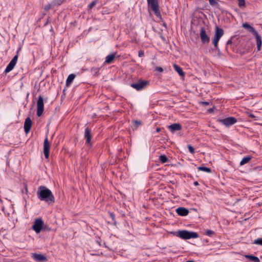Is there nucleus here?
Segmentation results:
<instances>
[{"mask_svg": "<svg viewBox=\"0 0 262 262\" xmlns=\"http://www.w3.org/2000/svg\"><path fill=\"white\" fill-rule=\"evenodd\" d=\"M37 196L41 201H45L49 204L55 202V198L51 190L44 186H40L37 191Z\"/></svg>", "mask_w": 262, "mask_h": 262, "instance_id": "obj_1", "label": "nucleus"}, {"mask_svg": "<svg viewBox=\"0 0 262 262\" xmlns=\"http://www.w3.org/2000/svg\"><path fill=\"white\" fill-rule=\"evenodd\" d=\"M148 7H150L155 14L160 19H162V16L160 13L158 0H147Z\"/></svg>", "mask_w": 262, "mask_h": 262, "instance_id": "obj_2", "label": "nucleus"}, {"mask_svg": "<svg viewBox=\"0 0 262 262\" xmlns=\"http://www.w3.org/2000/svg\"><path fill=\"white\" fill-rule=\"evenodd\" d=\"M178 237L183 239H189L190 238H196L199 237V234L195 232L189 231L187 230H179Z\"/></svg>", "mask_w": 262, "mask_h": 262, "instance_id": "obj_3", "label": "nucleus"}, {"mask_svg": "<svg viewBox=\"0 0 262 262\" xmlns=\"http://www.w3.org/2000/svg\"><path fill=\"white\" fill-rule=\"evenodd\" d=\"M43 225L44 223L41 218H37L35 219L32 228L36 233H39L41 232Z\"/></svg>", "mask_w": 262, "mask_h": 262, "instance_id": "obj_4", "label": "nucleus"}, {"mask_svg": "<svg viewBox=\"0 0 262 262\" xmlns=\"http://www.w3.org/2000/svg\"><path fill=\"white\" fill-rule=\"evenodd\" d=\"M148 84V81L140 80L137 82L132 83L130 86L137 91H141Z\"/></svg>", "mask_w": 262, "mask_h": 262, "instance_id": "obj_5", "label": "nucleus"}, {"mask_svg": "<svg viewBox=\"0 0 262 262\" xmlns=\"http://www.w3.org/2000/svg\"><path fill=\"white\" fill-rule=\"evenodd\" d=\"M44 110V104L43 97L40 95L37 101V115L40 117L42 115Z\"/></svg>", "mask_w": 262, "mask_h": 262, "instance_id": "obj_6", "label": "nucleus"}, {"mask_svg": "<svg viewBox=\"0 0 262 262\" xmlns=\"http://www.w3.org/2000/svg\"><path fill=\"white\" fill-rule=\"evenodd\" d=\"M219 121L226 126H230L237 122V119L233 117H229L221 119Z\"/></svg>", "mask_w": 262, "mask_h": 262, "instance_id": "obj_7", "label": "nucleus"}, {"mask_svg": "<svg viewBox=\"0 0 262 262\" xmlns=\"http://www.w3.org/2000/svg\"><path fill=\"white\" fill-rule=\"evenodd\" d=\"M200 35L201 42L203 44H206L209 42L210 37L207 34L205 28L201 27Z\"/></svg>", "mask_w": 262, "mask_h": 262, "instance_id": "obj_8", "label": "nucleus"}, {"mask_svg": "<svg viewBox=\"0 0 262 262\" xmlns=\"http://www.w3.org/2000/svg\"><path fill=\"white\" fill-rule=\"evenodd\" d=\"M50 143L47 136L43 142V154L46 159H49L50 149Z\"/></svg>", "mask_w": 262, "mask_h": 262, "instance_id": "obj_9", "label": "nucleus"}, {"mask_svg": "<svg viewBox=\"0 0 262 262\" xmlns=\"http://www.w3.org/2000/svg\"><path fill=\"white\" fill-rule=\"evenodd\" d=\"M92 137L91 130L89 127H86L84 132V138L86 140L85 144L89 146H92L93 145V143L91 141Z\"/></svg>", "mask_w": 262, "mask_h": 262, "instance_id": "obj_10", "label": "nucleus"}, {"mask_svg": "<svg viewBox=\"0 0 262 262\" xmlns=\"http://www.w3.org/2000/svg\"><path fill=\"white\" fill-rule=\"evenodd\" d=\"M17 60H18L17 55H15L13 57V58H12V59L11 60V61L9 62V63L8 64V66H7V67L5 70V73H8L10 72L11 71H12L14 69V67L15 66V65L16 64Z\"/></svg>", "mask_w": 262, "mask_h": 262, "instance_id": "obj_11", "label": "nucleus"}, {"mask_svg": "<svg viewBox=\"0 0 262 262\" xmlns=\"http://www.w3.org/2000/svg\"><path fill=\"white\" fill-rule=\"evenodd\" d=\"M31 257L34 260L37 262H46L48 260L47 257L41 254L33 253L31 254Z\"/></svg>", "mask_w": 262, "mask_h": 262, "instance_id": "obj_12", "label": "nucleus"}, {"mask_svg": "<svg viewBox=\"0 0 262 262\" xmlns=\"http://www.w3.org/2000/svg\"><path fill=\"white\" fill-rule=\"evenodd\" d=\"M32 125V121L30 117H27L25 121L24 131L26 134H28Z\"/></svg>", "mask_w": 262, "mask_h": 262, "instance_id": "obj_13", "label": "nucleus"}, {"mask_svg": "<svg viewBox=\"0 0 262 262\" xmlns=\"http://www.w3.org/2000/svg\"><path fill=\"white\" fill-rule=\"evenodd\" d=\"M176 212L179 215L185 216L188 214L189 210L186 208L180 207L176 209Z\"/></svg>", "mask_w": 262, "mask_h": 262, "instance_id": "obj_14", "label": "nucleus"}, {"mask_svg": "<svg viewBox=\"0 0 262 262\" xmlns=\"http://www.w3.org/2000/svg\"><path fill=\"white\" fill-rule=\"evenodd\" d=\"M168 128L171 133H173L176 131L181 130L182 127L180 123H173L170 125L168 126Z\"/></svg>", "mask_w": 262, "mask_h": 262, "instance_id": "obj_15", "label": "nucleus"}, {"mask_svg": "<svg viewBox=\"0 0 262 262\" xmlns=\"http://www.w3.org/2000/svg\"><path fill=\"white\" fill-rule=\"evenodd\" d=\"M255 36L256 42L257 44V51H260L261 50V45H262V40L261 36L257 32H255L253 34Z\"/></svg>", "mask_w": 262, "mask_h": 262, "instance_id": "obj_16", "label": "nucleus"}, {"mask_svg": "<svg viewBox=\"0 0 262 262\" xmlns=\"http://www.w3.org/2000/svg\"><path fill=\"white\" fill-rule=\"evenodd\" d=\"M224 35V30L223 29L217 26L215 27V34L214 36L221 38V37Z\"/></svg>", "mask_w": 262, "mask_h": 262, "instance_id": "obj_17", "label": "nucleus"}, {"mask_svg": "<svg viewBox=\"0 0 262 262\" xmlns=\"http://www.w3.org/2000/svg\"><path fill=\"white\" fill-rule=\"evenodd\" d=\"M173 67L175 71L182 76H184L185 75V73L183 72L182 69L178 64H173Z\"/></svg>", "mask_w": 262, "mask_h": 262, "instance_id": "obj_18", "label": "nucleus"}, {"mask_svg": "<svg viewBox=\"0 0 262 262\" xmlns=\"http://www.w3.org/2000/svg\"><path fill=\"white\" fill-rule=\"evenodd\" d=\"M115 58V54H110L106 57V59L104 63H111L114 60Z\"/></svg>", "mask_w": 262, "mask_h": 262, "instance_id": "obj_19", "label": "nucleus"}, {"mask_svg": "<svg viewBox=\"0 0 262 262\" xmlns=\"http://www.w3.org/2000/svg\"><path fill=\"white\" fill-rule=\"evenodd\" d=\"M243 27L245 29H248L249 31L253 34L256 32L255 29L247 23H244Z\"/></svg>", "mask_w": 262, "mask_h": 262, "instance_id": "obj_20", "label": "nucleus"}, {"mask_svg": "<svg viewBox=\"0 0 262 262\" xmlns=\"http://www.w3.org/2000/svg\"><path fill=\"white\" fill-rule=\"evenodd\" d=\"M75 77V75L74 74H71L69 75L68 77L67 80H66V85L67 86H69L73 82L74 79Z\"/></svg>", "mask_w": 262, "mask_h": 262, "instance_id": "obj_21", "label": "nucleus"}, {"mask_svg": "<svg viewBox=\"0 0 262 262\" xmlns=\"http://www.w3.org/2000/svg\"><path fill=\"white\" fill-rule=\"evenodd\" d=\"M246 257L253 262H259L260 261L259 259L257 257L254 256L253 255H246Z\"/></svg>", "mask_w": 262, "mask_h": 262, "instance_id": "obj_22", "label": "nucleus"}, {"mask_svg": "<svg viewBox=\"0 0 262 262\" xmlns=\"http://www.w3.org/2000/svg\"><path fill=\"white\" fill-rule=\"evenodd\" d=\"M251 159V156H247V157H244V158H243V159L241 161L240 165H245V164H247L250 161Z\"/></svg>", "mask_w": 262, "mask_h": 262, "instance_id": "obj_23", "label": "nucleus"}, {"mask_svg": "<svg viewBox=\"0 0 262 262\" xmlns=\"http://www.w3.org/2000/svg\"><path fill=\"white\" fill-rule=\"evenodd\" d=\"M198 169L199 170L203 171L207 173H210L211 172V169L210 168L205 166L198 167Z\"/></svg>", "mask_w": 262, "mask_h": 262, "instance_id": "obj_24", "label": "nucleus"}, {"mask_svg": "<svg viewBox=\"0 0 262 262\" xmlns=\"http://www.w3.org/2000/svg\"><path fill=\"white\" fill-rule=\"evenodd\" d=\"M159 160L162 163H165L168 161V159L165 155H161L159 157Z\"/></svg>", "mask_w": 262, "mask_h": 262, "instance_id": "obj_25", "label": "nucleus"}, {"mask_svg": "<svg viewBox=\"0 0 262 262\" xmlns=\"http://www.w3.org/2000/svg\"><path fill=\"white\" fill-rule=\"evenodd\" d=\"M237 1L238 2V6L240 8L243 9V8L246 7V5L245 0H237Z\"/></svg>", "mask_w": 262, "mask_h": 262, "instance_id": "obj_26", "label": "nucleus"}, {"mask_svg": "<svg viewBox=\"0 0 262 262\" xmlns=\"http://www.w3.org/2000/svg\"><path fill=\"white\" fill-rule=\"evenodd\" d=\"M220 38H217L215 36H214L213 39H212V43L214 45V48L215 49H217L218 48V42L220 40Z\"/></svg>", "mask_w": 262, "mask_h": 262, "instance_id": "obj_27", "label": "nucleus"}, {"mask_svg": "<svg viewBox=\"0 0 262 262\" xmlns=\"http://www.w3.org/2000/svg\"><path fill=\"white\" fill-rule=\"evenodd\" d=\"M133 123H134V125L135 126V128L137 129V128L140 125L142 124V122L140 120H134L133 121Z\"/></svg>", "mask_w": 262, "mask_h": 262, "instance_id": "obj_28", "label": "nucleus"}, {"mask_svg": "<svg viewBox=\"0 0 262 262\" xmlns=\"http://www.w3.org/2000/svg\"><path fill=\"white\" fill-rule=\"evenodd\" d=\"M209 1V4L211 6H219V4L217 3V1L218 0H208Z\"/></svg>", "mask_w": 262, "mask_h": 262, "instance_id": "obj_29", "label": "nucleus"}, {"mask_svg": "<svg viewBox=\"0 0 262 262\" xmlns=\"http://www.w3.org/2000/svg\"><path fill=\"white\" fill-rule=\"evenodd\" d=\"M253 244L262 246V238H259L255 239L254 241Z\"/></svg>", "mask_w": 262, "mask_h": 262, "instance_id": "obj_30", "label": "nucleus"}, {"mask_svg": "<svg viewBox=\"0 0 262 262\" xmlns=\"http://www.w3.org/2000/svg\"><path fill=\"white\" fill-rule=\"evenodd\" d=\"M97 4V1H94L93 2H92L88 6V9H91L93 8V7L94 6L96 5V4Z\"/></svg>", "mask_w": 262, "mask_h": 262, "instance_id": "obj_31", "label": "nucleus"}, {"mask_svg": "<svg viewBox=\"0 0 262 262\" xmlns=\"http://www.w3.org/2000/svg\"><path fill=\"white\" fill-rule=\"evenodd\" d=\"M108 213H109L110 217H111V219L112 220V221L114 222V224H116L115 214L111 212H109Z\"/></svg>", "mask_w": 262, "mask_h": 262, "instance_id": "obj_32", "label": "nucleus"}, {"mask_svg": "<svg viewBox=\"0 0 262 262\" xmlns=\"http://www.w3.org/2000/svg\"><path fill=\"white\" fill-rule=\"evenodd\" d=\"M214 234V232L211 230H207L206 231V234L208 236H211Z\"/></svg>", "mask_w": 262, "mask_h": 262, "instance_id": "obj_33", "label": "nucleus"}, {"mask_svg": "<svg viewBox=\"0 0 262 262\" xmlns=\"http://www.w3.org/2000/svg\"><path fill=\"white\" fill-rule=\"evenodd\" d=\"M188 150H189V152L191 154H194V152H195L194 149V148L191 145H188Z\"/></svg>", "mask_w": 262, "mask_h": 262, "instance_id": "obj_34", "label": "nucleus"}, {"mask_svg": "<svg viewBox=\"0 0 262 262\" xmlns=\"http://www.w3.org/2000/svg\"><path fill=\"white\" fill-rule=\"evenodd\" d=\"M100 68H96V67H93L91 69V71L92 72H94L95 73V74L96 75L97 73H98L100 70Z\"/></svg>", "mask_w": 262, "mask_h": 262, "instance_id": "obj_35", "label": "nucleus"}, {"mask_svg": "<svg viewBox=\"0 0 262 262\" xmlns=\"http://www.w3.org/2000/svg\"><path fill=\"white\" fill-rule=\"evenodd\" d=\"M144 55V52L143 50H140L138 52V56L139 57H142Z\"/></svg>", "mask_w": 262, "mask_h": 262, "instance_id": "obj_36", "label": "nucleus"}, {"mask_svg": "<svg viewBox=\"0 0 262 262\" xmlns=\"http://www.w3.org/2000/svg\"><path fill=\"white\" fill-rule=\"evenodd\" d=\"M156 71H158L159 72H162L163 71V69L161 67H157L156 68Z\"/></svg>", "mask_w": 262, "mask_h": 262, "instance_id": "obj_37", "label": "nucleus"}, {"mask_svg": "<svg viewBox=\"0 0 262 262\" xmlns=\"http://www.w3.org/2000/svg\"><path fill=\"white\" fill-rule=\"evenodd\" d=\"M178 233H179V231L170 232L171 234H173L174 236H178Z\"/></svg>", "mask_w": 262, "mask_h": 262, "instance_id": "obj_38", "label": "nucleus"}, {"mask_svg": "<svg viewBox=\"0 0 262 262\" xmlns=\"http://www.w3.org/2000/svg\"><path fill=\"white\" fill-rule=\"evenodd\" d=\"M201 103H202L203 104H204L205 106H207L209 104V102H207V101H203V102H201Z\"/></svg>", "mask_w": 262, "mask_h": 262, "instance_id": "obj_39", "label": "nucleus"}, {"mask_svg": "<svg viewBox=\"0 0 262 262\" xmlns=\"http://www.w3.org/2000/svg\"><path fill=\"white\" fill-rule=\"evenodd\" d=\"M21 50V47H19L17 49V51L16 52V54L15 55H17V58L18 57L19 53L20 51Z\"/></svg>", "mask_w": 262, "mask_h": 262, "instance_id": "obj_40", "label": "nucleus"}, {"mask_svg": "<svg viewBox=\"0 0 262 262\" xmlns=\"http://www.w3.org/2000/svg\"><path fill=\"white\" fill-rule=\"evenodd\" d=\"M232 43V39H230L227 41L226 45H230Z\"/></svg>", "mask_w": 262, "mask_h": 262, "instance_id": "obj_41", "label": "nucleus"}, {"mask_svg": "<svg viewBox=\"0 0 262 262\" xmlns=\"http://www.w3.org/2000/svg\"><path fill=\"white\" fill-rule=\"evenodd\" d=\"M50 7H50V5H47V6H45V9L46 10H47H47H49L50 9Z\"/></svg>", "mask_w": 262, "mask_h": 262, "instance_id": "obj_42", "label": "nucleus"}, {"mask_svg": "<svg viewBox=\"0 0 262 262\" xmlns=\"http://www.w3.org/2000/svg\"><path fill=\"white\" fill-rule=\"evenodd\" d=\"M49 19H50V17H49V18L47 19V20L46 22L45 23V24L44 26H46V25H47L49 23H50V20H49Z\"/></svg>", "mask_w": 262, "mask_h": 262, "instance_id": "obj_43", "label": "nucleus"}, {"mask_svg": "<svg viewBox=\"0 0 262 262\" xmlns=\"http://www.w3.org/2000/svg\"><path fill=\"white\" fill-rule=\"evenodd\" d=\"M249 116L251 118H255V116L253 114H250Z\"/></svg>", "mask_w": 262, "mask_h": 262, "instance_id": "obj_44", "label": "nucleus"}, {"mask_svg": "<svg viewBox=\"0 0 262 262\" xmlns=\"http://www.w3.org/2000/svg\"><path fill=\"white\" fill-rule=\"evenodd\" d=\"M161 128H160V127H157V128H156V132H157V133H159V132H160L161 131Z\"/></svg>", "mask_w": 262, "mask_h": 262, "instance_id": "obj_45", "label": "nucleus"}, {"mask_svg": "<svg viewBox=\"0 0 262 262\" xmlns=\"http://www.w3.org/2000/svg\"><path fill=\"white\" fill-rule=\"evenodd\" d=\"M194 184L195 186H198V185H199V183L197 181H195L194 182Z\"/></svg>", "mask_w": 262, "mask_h": 262, "instance_id": "obj_46", "label": "nucleus"}, {"mask_svg": "<svg viewBox=\"0 0 262 262\" xmlns=\"http://www.w3.org/2000/svg\"><path fill=\"white\" fill-rule=\"evenodd\" d=\"M50 31L51 32H53V27H51V29H50Z\"/></svg>", "mask_w": 262, "mask_h": 262, "instance_id": "obj_47", "label": "nucleus"}, {"mask_svg": "<svg viewBox=\"0 0 262 262\" xmlns=\"http://www.w3.org/2000/svg\"><path fill=\"white\" fill-rule=\"evenodd\" d=\"M186 262H195V261H192V260H189V261H187Z\"/></svg>", "mask_w": 262, "mask_h": 262, "instance_id": "obj_48", "label": "nucleus"}, {"mask_svg": "<svg viewBox=\"0 0 262 262\" xmlns=\"http://www.w3.org/2000/svg\"><path fill=\"white\" fill-rule=\"evenodd\" d=\"M26 191H28V189H27V187H26Z\"/></svg>", "mask_w": 262, "mask_h": 262, "instance_id": "obj_49", "label": "nucleus"}]
</instances>
